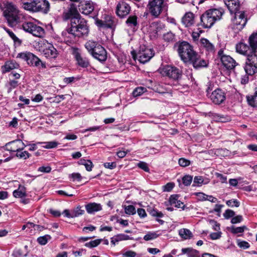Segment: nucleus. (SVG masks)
I'll return each instance as SVG.
<instances>
[{"label": "nucleus", "mask_w": 257, "mask_h": 257, "mask_svg": "<svg viewBox=\"0 0 257 257\" xmlns=\"http://www.w3.org/2000/svg\"><path fill=\"white\" fill-rule=\"evenodd\" d=\"M1 7L10 27L13 28L18 24L23 23L21 28L25 32L37 37L41 38L44 36L45 33L44 29L33 22L24 21V15L13 3L8 2H4Z\"/></svg>", "instance_id": "1"}, {"label": "nucleus", "mask_w": 257, "mask_h": 257, "mask_svg": "<svg viewBox=\"0 0 257 257\" xmlns=\"http://www.w3.org/2000/svg\"><path fill=\"white\" fill-rule=\"evenodd\" d=\"M65 18L70 19V25L63 31V36L70 38L87 36L89 30L87 21L81 17L75 8L71 7L65 14Z\"/></svg>", "instance_id": "2"}, {"label": "nucleus", "mask_w": 257, "mask_h": 257, "mask_svg": "<svg viewBox=\"0 0 257 257\" xmlns=\"http://www.w3.org/2000/svg\"><path fill=\"white\" fill-rule=\"evenodd\" d=\"M223 14L222 10L209 9L201 16L200 23L199 25L205 29L210 28L216 21L221 19Z\"/></svg>", "instance_id": "3"}, {"label": "nucleus", "mask_w": 257, "mask_h": 257, "mask_svg": "<svg viewBox=\"0 0 257 257\" xmlns=\"http://www.w3.org/2000/svg\"><path fill=\"white\" fill-rule=\"evenodd\" d=\"M85 47L95 59L100 62H103L106 60V50L97 42L89 40L85 43Z\"/></svg>", "instance_id": "4"}, {"label": "nucleus", "mask_w": 257, "mask_h": 257, "mask_svg": "<svg viewBox=\"0 0 257 257\" xmlns=\"http://www.w3.org/2000/svg\"><path fill=\"white\" fill-rule=\"evenodd\" d=\"M24 0V9L27 11L38 13L41 12L46 14L50 11V4L47 0H32L31 3L28 4Z\"/></svg>", "instance_id": "5"}, {"label": "nucleus", "mask_w": 257, "mask_h": 257, "mask_svg": "<svg viewBox=\"0 0 257 257\" xmlns=\"http://www.w3.org/2000/svg\"><path fill=\"white\" fill-rule=\"evenodd\" d=\"M175 46L177 47V52L181 60L185 64L196 53L193 46L186 41L177 43Z\"/></svg>", "instance_id": "6"}, {"label": "nucleus", "mask_w": 257, "mask_h": 257, "mask_svg": "<svg viewBox=\"0 0 257 257\" xmlns=\"http://www.w3.org/2000/svg\"><path fill=\"white\" fill-rule=\"evenodd\" d=\"M147 7L155 18H158L163 11L168 10V4L165 0H150Z\"/></svg>", "instance_id": "7"}, {"label": "nucleus", "mask_w": 257, "mask_h": 257, "mask_svg": "<svg viewBox=\"0 0 257 257\" xmlns=\"http://www.w3.org/2000/svg\"><path fill=\"white\" fill-rule=\"evenodd\" d=\"M247 22V18L245 16L244 11H240L234 13V18L232 20L230 27L236 32L241 31Z\"/></svg>", "instance_id": "8"}, {"label": "nucleus", "mask_w": 257, "mask_h": 257, "mask_svg": "<svg viewBox=\"0 0 257 257\" xmlns=\"http://www.w3.org/2000/svg\"><path fill=\"white\" fill-rule=\"evenodd\" d=\"M17 57L21 58L27 61L28 64L30 65L38 67L41 65L42 68H46L45 64L42 62L38 57L32 53L25 52L19 53Z\"/></svg>", "instance_id": "9"}, {"label": "nucleus", "mask_w": 257, "mask_h": 257, "mask_svg": "<svg viewBox=\"0 0 257 257\" xmlns=\"http://www.w3.org/2000/svg\"><path fill=\"white\" fill-rule=\"evenodd\" d=\"M163 75L167 76L173 80H178L181 79L182 71L180 69L171 65H166L162 69Z\"/></svg>", "instance_id": "10"}, {"label": "nucleus", "mask_w": 257, "mask_h": 257, "mask_svg": "<svg viewBox=\"0 0 257 257\" xmlns=\"http://www.w3.org/2000/svg\"><path fill=\"white\" fill-rule=\"evenodd\" d=\"M208 61L203 59L197 52L186 64L191 65L195 70L207 67Z\"/></svg>", "instance_id": "11"}, {"label": "nucleus", "mask_w": 257, "mask_h": 257, "mask_svg": "<svg viewBox=\"0 0 257 257\" xmlns=\"http://www.w3.org/2000/svg\"><path fill=\"white\" fill-rule=\"evenodd\" d=\"M218 56L222 65L228 70H232L238 65V63L231 57L224 53L222 49L218 52Z\"/></svg>", "instance_id": "12"}, {"label": "nucleus", "mask_w": 257, "mask_h": 257, "mask_svg": "<svg viewBox=\"0 0 257 257\" xmlns=\"http://www.w3.org/2000/svg\"><path fill=\"white\" fill-rule=\"evenodd\" d=\"M246 74L252 75L257 72V55L249 56L247 57L244 67Z\"/></svg>", "instance_id": "13"}, {"label": "nucleus", "mask_w": 257, "mask_h": 257, "mask_svg": "<svg viewBox=\"0 0 257 257\" xmlns=\"http://www.w3.org/2000/svg\"><path fill=\"white\" fill-rule=\"evenodd\" d=\"M154 53L152 49L143 46L138 53L137 57L138 60L142 63H145L148 62L154 56Z\"/></svg>", "instance_id": "14"}, {"label": "nucleus", "mask_w": 257, "mask_h": 257, "mask_svg": "<svg viewBox=\"0 0 257 257\" xmlns=\"http://www.w3.org/2000/svg\"><path fill=\"white\" fill-rule=\"evenodd\" d=\"M131 7L129 4L123 1L118 3L115 9L116 15L120 18H125L130 13Z\"/></svg>", "instance_id": "15"}, {"label": "nucleus", "mask_w": 257, "mask_h": 257, "mask_svg": "<svg viewBox=\"0 0 257 257\" xmlns=\"http://www.w3.org/2000/svg\"><path fill=\"white\" fill-rule=\"evenodd\" d=\"M235 49L237 53L246 56L248 57L249 56H252L255 54V52L252 48L246 44L242 42L237 43L235 46Z\"/></svg>", "instance_id": "16"}, {"label": "nucleus", "mask_w": 257, "mask_h": 257, "mask_svg": "<svg viewBox=\"0 0 257 257\" xmlns=\"http://www.w3.org/2000/svg\"><path fill=\"white\" fill-rule=\"evenodd\" d=\"M26 146L25 144L20 140L12 141L6 145L7 150L17 153L23 150Z\"/></svg>", "instance_id": "17"}, {"label": "nucleus", "mask_w": 257, "mask_h": 257, "mask_svg": "<svg viewBox=\"0 0 257 257\" xmlns=\"http://www.w3.org/2000/svg\"><path fill=\"white\" fill-rule=\"evenodd\" d=\"M210 98L213 103L219 104L225 100V95L221 89H216L211 93Z\"/></svg>", "instance_id": "18"}, {"label": "nucleus", "mask_w": 257, "mask_h": 257, "mask_svg": "<svg viewBox=\"0 0 257 257\" xmlns=\"http://www.w3.org/2000/svg\"><path fill=\"white\" fill-rule=\"evenodd\" d=\"M200 47L208 54H213L215 52L214 45L206 38H201L200 41Z\"/></svg>", "instance_id": "19"}, {"label": "nucleus", "mask_w": 257, "mask_h": 257, "mask_svg": "<svg viewBox=\"0 0 257 257\" xmlns=\"http://www.w3.org/2000/svg\"><path fill=\"white\" fill-rule=\"evenodd\" d=\"M79 11L83 14L87 15L91 13L94 9V4L91 2H81L78 5Z\"/></svg>", "instance_id": "20"}, {"label": "nucleus", "mask_w": 257, "mask_h": 257, "mask_svg": "<svg viewBox=\"0 0 257 257\" xmlns=\"http://www.w3.org/2000/svg\"><path fill=\"white\" fill-rule=\"evenodd\" d=\"M73 54L78 66L82 68H87L90 65L88 59L82 57L78 50L75 51Z\"/></svg>", "instance_id": "21"}, {"label": "nucleus", "mask_w": 257, "mask_h": 257, "mask_svg": "<svg viewBox=\"0 0 257 257\" xmlns=\"http://www.w3.org/2000/svg\"><path fill=\"white\" fill-rule=\"evenodd\" d=\"M224 3L231 13L239 12L240 3L238 0H224Z\"/></svg>", "instance_id": "22"}, {"label": "nucleus", "mask_w": 257, "mask_h": 257, "mask_svg": "<svg viewBox=\"0 0 257 257\" xmlns=\"http://www.w3.org/2000/svg\"><path fill=\"white\" fill-rule=\"evenodd\" d=\"M43 54L48 59H54L57 57L58 53L56 49L53 45H49L48 47L44 49Z\"/></svg>", "instance_id": "23"}, {"label": "nucleus", "mask_w": 257, "mask_h": 257, "mask_svg": "<svg viewBox=\"0 0 257 257\" xmlns=\"http://www.w3.org/2000/svg\"><path fill=\"white\" fill-rule=\"evenodd\" d=\"M182 22L186 27L192 26L195 23L194 14L191 12L186 13L182 19Z\"/></svg>", "instance_id": "24"}, {"label": "nucleus", "mask_w": 257, "mask_h": 257, "mask_svg": "<svg viewBox=\"0 0 257 257\" xmlns=\"http://www.w3.org/2000/svg\"><path fill=\"white\" fill-rule=\"evenodd\" d=\"M20 67V65L15 61L11 60L6 62L5 65L3 67V71L6 73L14 69H18Z\"/></svg>", "instance_id": "25"}, {"label": "nucleus", "mask_w": 257, "mask_h": 257, "mask_svg": "<svg viewBox=\"0 0 257 257\" xmlns=\"http://www.w3.org/2000/svg\"><path fill=\"white\" fill-rule=\"evenodd\" d=\"M85 208L87 212L89 214L93 213L102 209L101 205L95 202L90 203L86 205Z\"/></svg>", "instance_id": "26"}, {"label": "nucleus", "mask_w": 257, "mask_h": 257, "mask_svg": "<svg viewBox=\"0 0 257 257\" xmlns=\"http://www.w3.org/2000/svg\"><path fill=\"white\" fill-rule=\"evenodd\" d=\"M178 195L175 194L171 195L169 198L170 203L171 205H173L176 207L184 209L185 205L182 202L178 200Z\"/></svg>", "instance_id": "27"}, {"label": "nucleus", "mask_w": 257, "mask_h": 257, "mask_svg": "<svg viewBox=\"0 0 257 257\" xmlns=\"http://www.w3.org/2000/svg\"><path fill=\"white\" fill-rule=\"evenodd\" d=\"M104 21L106 28H113L116 25V19L111 16H105Z\"/></svg>", "instance_id": "28"}, {"label": "nucleus", "mask_w": 257, "mask_h": 257, "mask_svg": "<svg viewBox=\"0 0 257 257\" xmlns=\"http://www.w3.org/2000/svg\"><path fill=\"white\" fill-rule=\"evenodd\" d=\"M13 195L16 198H22L26 196V188L20 185L18 189L13 192Z\"/></svg>", "instance_id": "29"}, {"label": "nucleus", "mask_w": 257, "mask_h": 257, "mask_svg": "<svg viewBox=\"0 0 257 257\" xmlns=\"http://www.w3.org/2000/svg\"><path fill=\"white\" fill-rule=\"evenodd\" d=\"M183 254L187 253L188 257H200L198 251L191 248H184L182 249Z\"/></svg>", "instance_id": "30"}, {"label": "nucleus", "mask_w": 257, "mask_h": 257, "mask_svg": "<svg viewBox=\"0 0 257 257\" xmlns=\"http://www.w3.org/2000/svg\"><path fill=\"white\" fill-rule=\"evenodd\" d=\"M246 99L249 105L257 107V89L253 95L247 96Z\"/></svg>", "instance_id": "31"}, {"label": "nucleus", "mask_w": 257, "mask_h": 257, "mask_svg": "<svg viewBox=\"0 0 257 257\" xmlns=\"http://www.w3.org/2000/svg\"><path fill=\"white\" fill-rule=\"evenodd\" d=\"M248 42L250 46L255 52L257 49V33L252 34L249 38Z\"/></svg>", "instance_id": "32"}, {"label": "nucleus", "mask_w": 257, "mask_h": 257, "mask_svg": "<svg viewBox=\"0 0 257 257\" xmlns=\"http://www.w3.org/2000/svg\"><path fill=\"white\" fill-rule=\"evenodd\" d=\"M213 117L216 121L221 122H228L231 120L230 116L218 113H215L213 115Z\"/></svg>", "instance_id": "33"}, {"label": "nucleus", "mask_w": 257, "mask_h": 257, "mask_svg": "<svg viewBox=\"0 0 257 257\" xmlns=\"http://www.w3.org/2000/svg\"><path fill=\"white\" fill-rule=\"evenodd\" d=\"M179 234L181 237L185 239L191 238L193 235L189 229L183 228L179 230Z\"/></svg>", "instance_id": "34"}, {"label": "nucleus", "mask_w": 257, "mask_h": 257, "mask_svg": "<svg viewBox=\"0 0 257 257\" xmlns=\"http://www.w3.org/2000/svg\"><path fill=\"white\" fill-rule=\"evenodd\" d=\"M126 24L131 27H134L138 25L137 17L136 16H130L126 21Z\"/></svg>", "instance_id": "35"}, {"label": "nucleus", "mask_w": 257, "mask_h": 257, "mask_svg": "<svg viewBox=\"0 0 257 257\" xmlns=\"http://www.w3.org/2000/svg\"><path fill=\"white\" fill-rule=\"evenodd\" d=\"M159 236L157 232H148L147 234L144 236V239L146 241H149L157 238Z\"/></svg>", "instance_id": "36"}, {"label": "nucleus", "mask_w": 257, "mask_h": 257, "mask_svg": "<svg viewBox=\"0 0 257 257\" xmlns=\"http://www.w3.org/2000/svg\"><path fill=\"white\" fill-rule=\"evenodd\" d=\"M72 211L73 218L77 217L83 214L84 213V210L82 209V207L80 206H78L76 208H74L73 210H72Z\"/></svg>", "instance_id": "37"}, {"label": "nucleus", "mask_w": 257, "mask_h": 257, "mask_svg": "<svg viewBox=\"0 0 257 257\" xmlns=\"http://www.w3.org/2000/svg\"><path fill=\"white\" fill-rule=\"evenodd\" d=\"M174 38V34L171 32H167L163 35V39L167 42H173Z\"/></svg>", "instance_id": "38"}, {"label": "nucleus", "mask_w": 257, "mask_h": 257, "mask_svg": "<svg viewBox=\"0 0 257 257\" xmlns=\"http://www.w3.org/2000/svg\"><path fill=\"white\" fill-rule=\"evenodd\" d=\"M41 144H45L43 147L45 149H52L56 148L58 145V143L55 141L48 142H42Z\"/></svg>", "instance_id": "39"}, {"label": "nucleus", "mask_w": 257, "mask_h": 257, "mask_svg": "<svg viewBox=\"0 0 257 257\" xmlns=\"http://www.w3.org/2000/svg\"><path fill=\"white\" fill-rule=\"evenodd\" d=\"M51 238V237L49 235H45L43 236H40L38 238L37 241L39 244L41 245L46 244L48 241Z\"/></svg>", "instance_id": "40"}, {"label": "nucleus", "mask_w": 257, "mask_h": 257, "mask_svg": "<svg viewBox=\"0 0 257 257\" xmlns=\"http://www.w3.org/2000/svg\"><path fill=\"white\" fill-rule=\"evenodd\" d=\"M102 239H97L94 240H92L89 242H87L85 243V245L86 247L92 248L97 246L98 245H99Z\"/></svg>", "instance_id": "41"}, {"label": "nucleus", "mask_w": 257, "mask_h": 257, "mask_svg": "<svg viewBox=\"0 0 257 257\" xmlns=\"http://www.w3.org/2000/svg\"><path fill=\"white\" fill-rule=\"evenodd\" d=\"M151 27L152 29H154V37H156V36L159 35V33L160 32V31L161 30V27L160 25H159L158 24L156 23H152L151 25Z\"/></svg>", "instance_id": "42"}, {"label": "nucleus", "mask_w": 257, "mask_h": 257, "mask_svg": "<svg viewBox=\"0 0 257 257\" xmlns=\"http://www.w3.org/2000/svg\"><path fill=\"white\" fill-rule=\"evenodd\" d=\"M115 236L118 242L122 240H132L134 239L133 237L124 234H118Z\"/></svg>", "instance_id": "43"}, {"label": "nucleus", "mask_w": 257, "mask_h": 257, "mask_svg": "<svg viewBox=\"0 0 257 257\" xmlns=\"http://www.w3.org/2000/svg\"><path fill=\"white\" fill-rule=\"evenodd\" d=\"M125 212L127 214L133 215L136 212L135 207L132 205H128L124 208Z\"/></svg>", "instance_id": "44"}, {"label": "nucleus", "mask_w": 257, "mask_h": 257, "mask_svg": "<svg viewBox=\"0 0 257 257\" xmlns=\"http://www.w3.org/2000/svg\"><path fill=\"white\" fill-rule=\"evenodd\" d=\"M226 205L228 206L233 207V206H235L238 207L240 205V203L236 199H231L226 201Z\"/></svg>", "instance_id": "45"}, {"label": "nucleus", "mask_w": 257, "mask_h": 257, "mask_svg": "<svg viewBox=\"0 0 257 257\" xmlns=\"http://www.w3.org/2000/svg\"><path fill=\"white\" fill-rule=\"evenodd\" d=\"M16 156L20 159H26L29 158L30 154L27 151L20 152L17 153Z\"/></svg>", "instance_id": "46"}, {"label": "nucleus", "mask_w": 257, "mask_h": 257, "mask_svg": "<svg viewBox=\"0 0 257 257\" xmlns=\"http://www.w3.org/2000/svg\"><path fill=\"white\" fill-rule=\"evenodd\" d=\"M246 227L245 226H243L241 227H232L231 228V231L232 233L236 234L238 233H242L244 231V229H246Z\"/></svg>", "instance_id": "47"}, {"label": "nucleus", "mask_w": 257, "mask_h": 257, "mask_svg": "<svg viewBox=\"0 0 257 257\" xmlns=\"http://www.w3.org/2000/svg\"><path fill=\"white\" fill-rule=\"evenodd\" d=\"M192 177L190 175H185L182 178V181L183 184L185 186H189L190 185L192 181Z\"/></svg>", "instance_id": "48"}, {"label": "nucleus", "mask_w": 257, "mask_h": 257, "mask_svg": "<svg viewBox=\"0 0 257 257\" xmlns=\"http://www.w3.org/2000/svg\"><path fill=\"white\" fill-rule=\"evenodd\" d=\"M146 90V88L142 87L136 88L133 91V95L134 96H138L142 94Z\"/></svg>", "instance_id": "49"}, {"label": "nucleus", "mask_w": 257, "mask_h": 257, "mask_svg": "<svg viewBox=\"0 0 257 257\" xmlns=\"http://www.w3.org/2000/svg\"><path fill=\"white\" fill-rule=\"evenodd\" d=\"M178 163L180 166L185 167L188 166L190 164V162L187 159L180 158L178 161Z\"/></svg>", "instance_id": "50"}, {"label": "nucleus", "mask_w": 257, "mask_h": 257, "mask_svg": "<svg viewBox=\"0 0 257 257\" xmlns=\"http://www.w3.org/2000/svg\"><path fill=\"white\" fill-rule=\"evenodd\" d=\"M137 166L141 168V169L143 170L146 172H149L150 171V169L148 166V164L144 162H140L137 165Z\"/></svg>", "instance_id": "51"}, {"label": "nucleus", "mask_w": 257, "mask_h": 257, "mask_svg": "<svg viewBox=\"0 0 257 257\" xmlns=\"http://www.w3.org/2000/svg\"><path fill=\"white\" fill-rule=\"evenodd\" d=\"M235 212L230 209H227L223 213V216L226 219H229L230 217H232L234 216Z\"/></svg>", "instance_id": "52"}, {"label": "nucleus", "mask_w": 257, "mask_h": 257, "mask_svg": "<svg viewBox=\"0 0 257 257\" xmlns=\"http://www.w3.org/2000/svg\"><path fill=\"white\" fill-rule=\"evenodd\" d=\"M149 213L152 216L158 217H162L164 215L161 212H159L155 209L150 210Z\"/></svg>", "instance_id": "53"}, {"label": "nucleus", "mask_w": 257, "mask_h": 257, "mask_svg": "<svg viewBox=\"0 0 257 257\" xmlns=\"http://www.w3.org/2000/svg\"><path fill=\"white\" fill-rule=\"evenodd\" d=\"M203 181H204V179H203V177L195 176L194 179L193 183L197 185L198 186H199L203 183Z\"/></svg>", "instance_id": "54"}, {"label": "nucleus", "mask_w": 257, "mask_h": 257, "mask_svg": "<svg viewBox=\"0 0 257 257\" xmlns=\"http://www.w3.org/2000/svg\"><path fill=\"white\" fill-rule=\"evenodd\" d=\"M175 186V184L174 183H172V182H169V183H168L166 185H165V186H164L163 188H164V191H166V192H169L170 191H171L173 188H174Z\"/></svg>", "instance_id": "55"}, {"label": "nucleus", "mask_w": 257, "mask_h": 257, "mask_svg": "<svg viewBox=\"0 0 257 257\" xmlns=\"http://www.w3.org/2000/svg\"><path fill=\"white\" fill-rule=\"evenodd\" d=\"M242 220V216L241 215H237L232 217L231 220V222L232 224H235L237 223L240 222Z\"/></svg>", "instance_id": "56"}, {"label": "nucleus", "mask_w": 257, "mask_h": 257, "mask_svg": "<svg viewBox=\"0 0 257 257\" xmlns=\"http://www.w3.org/2000/svg\"><path fill=\"white\" fill-rule=\"evenodd\" d=\"M237 245L241 248L244 249L248 248L249 247V244L245 241H241L238 242Z\"/></svg>", "instance_id": "57"}, {"label": "nucleus", "mask_w": 257, "mask_h": 257, "mask_svg": "<svg viewBox=\"0 0 257 257\" xmlns=\"http://www.w3.org/2000/svg\"><path fill=\"white\" fill-rule=\"evenodd\" d=\"M70 176L72 178L73 181L76 180L79 181L81 180L82 178L80 174L78 173H72Z\"/></svg>", "instance_id": "58"}, {"label": "nucleus", "mask_w": 257, "mask_h": 257, "mask_svg": "<svg viewBox=\"0 0 257 257\" xmlns=\"http://www.w3.org/2000/svg\"><path fill=\"white\" fill-rule=\"evenodd\" d=\"M202 30H198L192 32V36L194 41L197 40L200 37V34L202 33Z\"/></svg>", "instance_id": "59"}, {"label": "nucleus", "mask_w": 257, "mask_h": 257, "mask_svg": "<svg viewBox=\"0 0 257 257\" xmlns=\"http://www.w3.org/2000/svg\"><path fill=\"white\" fill-rule=\"evenodd\" d=\"M38 171L41 172L49 173L51 171V168L49 166H42L39 168Z\"/></svg>", "instance_id": "60"}, {"label": "nucleus", "mask_w": 257, "mask_h": 257, "mask_svg": "<svg viewBox=\"0 0 257 257\" xmlns=\"http://www.w3.org/2000/svg\"><path fill=\"white\" fill-rule=\"evenodd\" d=\"M104 166L106 168L113 169L116 167V163L115 162H106L104 164Z\"/></svg>", "instance_id": "61"}, {"label": "nucleus", "mask_w": 257, "mask_h": 257, "mask_svg": "<svg viewBox=\"0 0 257 257\" xmlns=\"http://www.w3.org/2000/svg\"><path fill=\"white\" fill-rule=\"evenodd\" d=\"M197 196L198 197V199L200 201H205L207 199V195H206L205 194L202 193V192H198L196 193Z\"/></svg>", "instance_id": "62"}, {"label": "nucleus", "mask_w": 257, "mask_h": 257, "mask_svg": "<svg viewBox=\"0 0 257 257\" xmlns=\"http://www.w3.org/2000/svg\"><path fill=\"white\" fill-rule=\"evenodd\" d=\"M221 232H213L210 234V238L213 239H217L221 237Z\"/></svg>", "instance_id": "63"}, {"label": "nucleus", "mask_w": 257, "mask_h": 257, "mask_svg": "<svg viewBox=\"0 0 257 257\" xmlns=\"http://www.w3.org/2000/svg\"><path fill=\"white\" fill-rule=\"evenodd\" d=\"M124 257H135L136 255V253L132 250H128L123 253Z\"/></svg>", "instance_id": "64"}]
</instances>
